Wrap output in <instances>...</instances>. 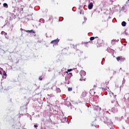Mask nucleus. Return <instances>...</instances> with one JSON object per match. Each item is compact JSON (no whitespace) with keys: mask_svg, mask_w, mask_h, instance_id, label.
<instances>
[{"mask_svg":"<svg viewBox=\"0 0 129 129\" xmlns=\"http://www.w3.org/2000/svg\"><path fill=\"white\" fill-rule=\"evenodd\" d=\"M5 35H7V33H6Z\"/></svg>","mask_w":129,"mask_h":129,"instance_id":"nucleus-24","label":"nucleus"},{"mask_svg":"<svg viewBox=\"0 0 129 129\" xmlns=\"http://www.w3.org/2000/svg\"><path fill=\"white\" fill-rule=\"evenodd\" d=\"M58 42H59V39H58L57 38L56 39L51 41L50 42V44H53V46H54V45H57Z\"/></svg>","mask_w":129,"mask_h":129,"instance_id":"nucleus-4","label":"nucleus"},{"mask_svg":"<svg viewBox=\"0 0 129 129\" xmlns=\"http://www.w3.org/2000/svg\"><path fill=\"white\" fill-rule=\"evenodd\" d=\"M80 75L82 77V79H80V80L81 81H82L83 80H85V78H83L84 76H85L86 75V72L84 71H81L80 72Z\"/></svg>","mask_w":129,"mask_h":129,"instance_id":"nucleus-2","label":"nucleus"},{"mask_svg":"<svg viewBox=\"0 0 129 129\" xmlns=\"http://www.w3.org/2000/svg\"><path fill=\"white\" fill-rule=\"evenodd\" d=\"M107 84H108V83L106 82H104L103 83L101 84L102 89L103 90H108L109 89L108 87H107Z\"/></svg>","mask_w":129,"mask_h":129,"instance_id":"nucleus-1","label":"nucleus"},{"mask_svg":"<svg viewBox=\"0 0 129 129\" xmlns=\"http://www.w3.org/2000/svg\"><path fill=\"white\" fill-rule=\"evenodd\" d=\"M94 88H96L97 87V86L96 85H94V86H93Z\"/></svg>","mask_w":129,"mask_h":129,"instance_id":"nucleus-17","label":"nucleus"},{"mask_svg":"<svg viewBox=\"0 0 129 129\" xmlns=\"http://www.w3.org/2000/svg\"><path fill=\"white\" fill-rule=\"evenodd\" d=\"M70 74H71V75H72V73H70Z\"/></svg>","mask_w":129,"mask_h":129,"instance_id":"nucleus-21","label":"nucleus"},{"mask_svg":"<svg viewBox=\"0 0 129 129\" xmlns=\"http://www.w3.org/2000/svg\"><path fill=\"white\" fill-rule=\"evenodd\" d=\"M0 74H1V75H2V71H0Z\"/></svg>","mask_w":129,"mask_h":129,"instance_id":"nucleus-20","label":"nucleus"},{"mask_svg":"<svg viewBox=\"0 0 129 129\" xmlns=\"http://www.w3.org/2000/svg\"><path fill=\"white\" fill-rule=\"evenodd\" d=\"M3 6L4 7V8H6L7 9V8L9 7V6H8V4L7 3H4L3 4Z\"/></svg>","mask_w":129,"mask_h":129,"instance_id":"nucleus-9","label":"nucleus"},{"mask_svg":"<svg viewBox=\"0 0 129 129\" xmlns=\"http://www.w3.org/2000/svg\"><path fill=\"white\" fill-rule=\"evenodd\" d=\"M34 126L35 128H37V127H38V125H34Z\"/></svg>","mask_w":129,"mask_h":129,"instance_id":"nucleus-16","label":"nucleus"},{"mask_svg":"<svg viewBox=\"0 0 129 129\" xmlns=\"http://www.w3.org/2000/svg\"><path fill=\"white\" fill-rule=\"evenodd\" d=\"M18 11L20 13H23L24 12V6H21L20 8L18 9Z\"/></svg>","mask_w":129,"mask_h":129,"instance_id":"nucleus-5","label":"nucleus"},{"mask_svg":"<svg viewBox=\"0 0 129 129\" xmlns=\"http://www.w3.org/2000/svg\"><path fill=\"white\" fill-rule=\"evenodd\" d=\"M91 125H92V126H94V127L95 128H96V125H93V124H91Z\"/></svg>","mask_w":129,"mask_h":129,"instance_id":"nucleus-15","label":"nucleus"},{"mask_svg":"<svg viewBox=\"0 0 129 129\" xmlns=\"http://www.w3.org/2000/svg\"><path fill=\"white\" fill-rule=\"evenodd\" d=\"M39 80H40V81L43 80V78L42 77V76H40V77H39Z\"/></svg>","mask_w":129,"mask_h":129,"instance_id":"nucleus-13","label":"nucleus"},{"mask_svg":"<svg viewBox=\"0 0 129 129\" xmlns=\"http://www.w3.org/2000/svg\"><path fill=\"white\" fill-rule=\"evenodd\" d=\"M94 39H95V37H91L90 38V41H93V40H94Z\"/></svg>","mask_w":129,"mask_h":129,"instance_id":"nucleus-10","label":"nucleus"},{"mask_svg":"<svg viewBox=\"0 0 129 129\" xmlns=\"http://www.w3.org/2000/svg\"><path fill=\"white\" fill-rule=\"evenodd\" d=\"M72 88H68V91H72Z\"/></svg>","mask_w":129,"mask_h":129,"instance_id":"nucleus-11","label":"nucleus"},{"mask_svg":"<svg viewBox=\"0 0 129 129\" xmlns=\"http://www.w3.org/2000/svg\"><path fill=\"white\" fill-rule=\"evenodd\" d=\"M5 35H7V33H6Z\"/></svg>","mask_w":129,"mask_h":129,"instance_id":"nucleus-23","label":"nucleus"},{"mask_svg":"<svg viewBox=\"0 0 129 129\" xmlns=\"http://www.w3.org/2000/svg\"><path fill=\"white\" fill-rule=\"evenodd\" d=\"M25 32H26V33H32L33 34H36V32H35V31L33 30H25Z\"/></svg>","mask_w":129,"mask_h":129,"instance_id":"nucleus-6","label":"nucleus"},{"mask_svg":"<svg viewBox=\"0 0 129 129\" xmlns=\"http://www.w3.org/2000/svg\"><path fill=\"white\" fill-rule=\"evenodd\" d=\"M116 60L118 61V62H124L125 60V58L122 57L121 56H118L116 57Z\"/></svg>","mask_w":129,"mask_h":129,"instance_id":"nucleus-3","label":"nucleus"},{"mask_svg":"<svg viewBox=\"0 0 129 129\" xmlns=\"http://www.w3.org/2000/svg\"><path fill=\"white\" fill-rule=\"evenodd\" d=\"M71 71H72V69H69V70H68V72H67V73H68V72H71Z\"/></svg>","mask_w":129,"mask_h":129,"instance_id":"nucleus-12","label":"nucleus"},{"mask_svg":"<svg viewBox=\"0 0 129 129\" xmlns=\"http://www.w3.org/2000/svg\"><path fill=\"white\" fill-rule=\"evenodd\" d=\"M93 8V3H90L88 5V9L89 10H91Z\"/></svg>","mask_w":129,"mask_h":129,"instance_id":"nucleus-7","label":"nucleus"},{"mask_svg":"<svg viewBox=\"0 0 129 129\" xmlns=\"http://www.w3.org/2000/svg\"><path fill=\"white\" fill-rule=\"evenodd\" d=\"M121 25L122 26V27H125L126 26V22L124 21L122 22Z\"/></svg>","mask_w":129,"mask_h":129,"instance_id":"nucleus-8","label":"nucleus"},{"mask_svg":"<svg viewBox=\"0 0 129 129\" xmlns=\"http://www.w3.org/2000/svg\"><path fill=\"white\" fill-rule=\"evenodd\" d=\"M128 21H129V18H128Z\"/></svg>","mask_w":129,"mask_h":129,"instance_id":"nucleus-22","label":"nucleus"},{"mask_svg":"<svg viewBox=\"0 0 129 129\" xmlns=\"http://www.w3.org/2000/svg\"><path fill=\"white\" fill-rule=\"evenodd\" d=\"M69 81H68L67 82V84H69Z\"/></svg>","mask_w":129,"mask_h":129,"instance_id":"nucleus-19","label":"nucleus"},{"mask_svg":"<svg viewBox=\"0 0 129 129\" xmlns=\"http://www.w3.org/2000/svg\"><path fill=\"white\" fill-rule=\"evenodd\" d=\"M95 39H98V37L96 36V37H94Z\"/></svg>","mask_w":129,"mask_h":129,"instance_id":"nucleus-18","label":"nucleus"},{"mask_svg":"<svg viewBox=\"0 0 129 129\" xmlns=\"http://www.w3.org/2000/svg\"><path fill=\"white\" fill-rule=\"evenodd\" d=\"M3 75L4 76H7V73H6V72H4V73H3Z\"/></svg>","mask_w":129,"mask_h":129,"instance_id":"nucleus-14","label":"nucleus"}]
</instances>
